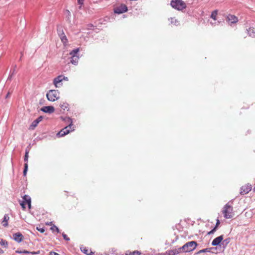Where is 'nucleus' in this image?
<instances>
[{
  "mask_svg": "<svg viewBox=\"0 0 255 255\" xmlns=\"http://www.w3.org/2000/svg\"><path fill=\"white\" fill-rule=\"evenodd\" d=\"M198 244L195 241H191L186 243L184 245L181 247L182 252H190L196 249Z\"/></svg>",
  "mask_w": 255,
  "mask_h": 255,
  "instance_id": "1",
  "label": "nucleus"
},
{
  "mask_svg": "<svg viewBox=\"0 0 255 255\" xmlns=\"http://www.w3.org/2000/svg\"><path fill=\"white\" fill-rule=\"evenodd\" d=\"M68 120L69 121H70V124L68 126H66L64 128H62L57 133V136L58 137L63 136L68 134L70 131H73L74 130L71 120L70 118H69Z\"/></svg>",
  "mask_w": 255,
  "mask_h": 255,
  "instance_id": "2",
  "label": "nucleus"
},
{
  "mask_svg": "<svg viewBox=\"0 0 255 255\" xmlns=\"http://www.w3.org/2000/svg\"><path fill=\"white\" fill-rule=\"evenodd\" d=\"M171 6L178 10H182L186 7V4L182 0H172L170 2Z\"/></svg>",
  "mask_w": 255,
  "mask_h": 255,
  "instance_id": "3",
  "label": "nucleus"
},
{
  "mask_svg": "<svg viewBox=\"0 0 255 255\" xmlns=\"http://www.w3.org/2000/svg\"><path fill=\"white\" fill-rule=\"evenodd\" d=\"M59 95L60 93L58 90H51L47 92L46 97L48 101L54 102L59 98Z\"/></svg>",
  "mask_w": 255,
  "mask_h": 255,
  "instance_id": "4",
  "label": "nucleus"
},
{
  "mask_svg": "<svg viewBox=\"0 0 255 255\" xmlns=\"http://www.w3.org/2000/svg\"><path fill=\"white\" fill-rule=\"evenodd\" d=\"M223 213L226 219L232 218L234 216L233 207L229 204H226L224 207Z\"/></svg>",
  "mask_w": 255,
  "mask_h": 255,
  "instance_id": "5",
  "label": "nucleus"
},
{
  "mask_svg": "<svg viewBox=\"0 0 255 255\" xmlns=\"http://www.w3.org/2000/svg\"><path fill=\"white\" fill-rule=\"evenodd\" d=\"M68 80V79L67 77H66L63 75H59L54 79L53 83L56 88H59L62 86V82L63 81Z\"/></svg>",
  "mask_w": 255,
  "mask_h": 255,
  "instance_id": "6",
  "label": "nucleus"
},
{
  "mask_svg": "<svg viewBox=\"0 0 255 255\" xmlns=\"http://www.w3.org/2000/svg\"><path fill=\"white\" fill-rule=\"evenodd\" d=\"M79 51V48H76L73 50L70 53V55H71L70 62L74 65H77L79 61V56L77 55Z\"/></svg>",
  "mask_w": 255,
  "mask_h": 255,
  "instance_id": "7",
  "label": "nucleus"
},
{
  "mask_svg": "<svg viewBox=\"0 0 255 255\" xmlns=\"http://www.w3.org/2000/svg\"><path fill=\"white\" fill-rule=\"evenodd\" d=\"M252 188V185L248 183L244 185H243L241 187L240 194L241 195H245L248 194L250 191H251Z\"/></svg>",
  "mask_w": 255,
  "mask_h": 255,
  "instance_id": "8",
  "label": "nucleus"
},
{
  "mask_svg": "<svg viewBox=\"0 0 255 255\" xmlns=\"http://www.w3.org/2000/svg\"><path fill=\"white\" fill-rule=\"evenodd\" d=\"M127 10L128 7L125 4H121L114 8V12L118 14L123 13Z\"/></svg>",
  "mask_w": 255,
  "mask_h": 255,
  "instance_id": "9",
  "label": "nucleus"
},
{
  "mask_svg": "<svg viewBox=\"0 0 255 255\" xmlns=\"http://www.w3.org/2000/svg\"><path fill=\"white\" fill-rule=\"evenodd\" d=\"M227 21L231 25L232 24L236 23L238 21V18L234 15L229 14L226 18Z\"/></svg>",
  "mask_w": 255,
  "mask_h": 255,
  "instance_id": "10",
  "label": "nucleus"
},
{
  "mask_svg": "<svg viewBox=\"0 0 255 255\" xmlns=\"http://www.w3.org/2000/svg\"><path fill=\"white\" fill-rule=\"evenodd\" d=\"M44 113L51 114L54 112V108L53 106H44L41 109Z\"/></svg>",
  "mask_w": 255,
  "mask_h": 255,
  "instance_id": "11",
  "label": "nucleus"
},
{
  "mask_svg": "<svg viewBox=\"0 0 255 255\" xmlns=\"http://www.w3.org/2000/svg\"><path fill=\"white\" fill-rule=\"evenodd\" d=\"M180 253H182L181 248L178 249H174L173 250L167 251L166 253L168 255H176Z\"/></svg>",
  "mask_w": 255,
  "mask_h": 255,
  "instance_id": "12",
  "label": "nucleus"
},
{
  "mask_svg": "<svg viewBox=\"0 0 255 255\" xmlns=\"http://www.w3.org/2000/svg\"><path fill=\"white\" fill-rule=\"evenodd\" d=\"M80 250L83 253L87 255H92L94 254V253L91 251V249H89L84 246H82L80 247Z\"/></svg>",
  "mask_w": 255,
  "mask_h": 255,
  "instance_id": "13",
  "label": "nucleus"
},
{
  "mask_svg": "<svg viewBox=\"0 0 255 255\" xmlns=\"http://www.w3.org/2000/svg\"><path fill=\"white\" fill-rule=\"evenodd\" d=\"M223 240V235L220 236L213 240L212 242V245L214 246H218L221 243Z\"/></svg>",
  "mask_w": 255,
  "mask_h": 255,
  "instance_id": "14",
  "label": "nucleus"
},
{
  "mask_svg": "<svg viewBox=\"0 0 255 255\" xmlns=\"http://www.w3.org/2000/svg\"><path fill=\"white\" fill-rule=\"evenodd\" d=\"M28 158V152L27 151H26L25 152V156H24V161L26 162L24 164V168L23 170V175L24 176L26 175L27 171V169H28V164H27Z\"/></svg>",
  "mask_w": 255,
  "mask_h": 255,
  "instance_id": "15",
  "label": "nucleus"
},
{
  "mask_svg": "<svg viewBox=\"0 0 255 255\" xmlns=\"http://www.w3.org/2000/svg\"><path fill=\"white\" fill-rule=\"evenodd\" d=\"M13 237L14 240L18 243L21 242L23 239V235L20 233H16L13 234Z\"/></svg>",
  "mask_w": 255,
  "mask_h": 255,
  "instance_id": "16",
  "label": "nucleus"
},
{
  "mask_svg": "<svg viewBox=\"0 0 255 255\" xmlns=\"http://www.w3.org/2000/svg\"><path fill=\"white\" fill-rule=\"evenodd\" d=\"M23 201H24V203L25 205H27L28 208L30 209L31 208V198L28 195H24L23 197Z\"/></svg>",
  "mask_w": 255,
  "mask_h": 255,
  "instance_id": "17",
  "label": "nucleus"
},
{
  "mask_svg": "<svg viewBox=\"0 0 255 255\" xmlns=\"http://www.w3.org/2000/svg\"><path fill=\"white\" fill-rule=\"evenodd\" d=\"M42 119V117H38L37 119L34 120L30 125V128L33 129L38 125V124L41 121Z\"/></svg>",
  "mask_w": 255,
  "mask_h": 255,
  "instance_id": "18",
  "label": "nucleus"
},
{
  "mask_svg": "<svg viewBox=\"0 0 255 255\" xmlns=\"http://www.w3.org/2000/svg\"><path fill=\"white\" fill-rule=\"evenodd\" d=\"M9 217L8 215H5L3 217V219L2 221V224L4 227H7L8 225V221Z\"/></svg>",
  "mask_w": 255,
  "mask_h": 255,
  "instance_id": "19",
  "label": "nucleus"
},
{
  "mask_svg": "<svg viewBox=\"0 0 255 255\" xmlns=\"http://www.w3.org/2000/svg\"><path fill=\"white\" fill-rule=\"evenodd\" d=\"M248 32L250 36L255 37V28L250 27L248 30Z\"/></svg>",
  "mask_w": 255,
  "mask_h": 255,
  "instance_id": "20",
  "label": "nucleus"
},
{
  "mask_svg": "<svg viewBox=\"0 0 255 255\" xmlns=\"http://www.w3.org/2000/svg\"><path fill=\"white\" fill-rule=\"evenodd\" d=\"M140 253L138 251H134L133 252H130L129 251H127L126 252L125 255H140Z\"/></svg>",
  "mask_w": 255,
  "mask_h": 255,
  "instance_id": "21",
  "label": "nucleus"
},
{
  "mask_svg": "<svg viewBox=\"0 0 255 255\" xmlns=\"http://www.w3.org/2000/svg\"><path fill=\"white\" fill-rule=\"evenodd\" d=\"M61 41L63 43L64 45H66L68 42V39L65 35V34L63 32L60 37Z\"/></svg>",
  "mask_w": 255,
  "mask_h": 255,
  "instance_id": "22",
  "label": "nucleus"
},
{
  "mask_svg": "<svg viewBox=\"0 0 255 255\" xmlns=\"http://www.w3.org/2000/svg\"><path fill=\"white\" fill-rule=\"evenodd\" d=\"M61 108L64 111H68L69 105L67 103L63 102L60 105Z\"/></svg>",
  "mask_w": 255,
  "mask_h": 255,
  "instance_id": "23",
  "label": "nucleus"
},
{
  "mask_svg": "<svg viewBox=\"0 0 255 255\" xmlns=\"http://www.w3.org/2000/svg\"><path fill=\"white\" fill-rule=\"evenodd\" d=\"M218 10H215L212 12L211 15V18H212L214 20H217V16L218 15Z\"/></svg>",
  "mask_w": 255,
  "mask_h": 255,
  "instance_id": "24",
  "label": "nucleus"
},
{
  "mask_svg": "<svg viewBox=\"0 0 255 255\" xmlns=\"http://www.w3.org/2000/svg\"><path fill=\"white\" fill-rule=\"evenodd\" d=\"M0 245L1 246H3L4 248H7L8 247L7 242L2 239H0Z\"/></svg>",
  "mask_w": 255,
  "mask_h": 255,
  "instance_id": "25",
  "label": "nucleus"
},
{
  "mask_svg": "<svg viewBox=\"0 0 255 255\" xmlns=\"http://www.w3.org/2000/svg\"><path fill=\"white\" fill-rule=\"evenodd\" d=\"M50 230L53 232L56 231L57 233H59V230L58 227L54 225L51 227Z\"/></svg>",
  "mask_w": 255,
  "mask_h": 255,
  "instance_id": "26",
  "label": "nucleus"
},
{
  "mask_svg": "<svg viewBox=\"0 0 255 255\" xmlns=\"http://www.w3.org/2000/svg\"><path fill=\"white\" fill-rule=\"evenodd\" d=\"M16 253L20 254V253H24V254H29L31 253L32 254H35L36 253L35 252H29L26 251H16Z\"/></svg>",
  "mask_w": 255,
  "mask_h": 255,
  "instance_id": "27",
  "label": "nucleus"
},
{
  "mask_svg": "<svg viewBox=\"0 0 255 255\" xmlns=\"http://www.w3.org/2000/svg\"><path fill=\"white\" fill-rule=\"evenodd\" d=\"M36 229L38 231H39L40 233H44L45 231L44 228L43 227L41 228L40 226H39L38 227H37Z\"/></svg>",
  "mask_w": 255,
  "mask_h": 255,
  "instance_id": "28",
  "label": "nucleus"
},
{
  "mask_svg": "<svg viewBox=\"0 0 255 255\" xmlns=\"http://www.w3.org/2000/svg\"><path fill=\"white\" fill-rule=\"evenodd\" d=\"M209 252H210V249L207 248V249H203V250L199 251L198 252V254H200L202 253Z\"/></svg>",
  "mask_w": 255,
  "mask_h": 255,
  "instance_id": "29",
  "label": "nucleus"
},
{
  "mask_svg": "<svg viewBox=\"0 0 255 255\" xmlns=\"http://www.w3.org/2000/svg\"><path fill=\"white\" fill-rule=\"evenodd\" d=\"M19 203H20V205H21V207H22V209H23V210H25V208H26V207H25L26 205H25V204L24 203V201H19Z\"/></svg>",
  "mask_w": 255,
  "mask_h": 255,
  "instance_id": "30",
  "label": "nucleus"
},
{
  "mask_svg": "<svg viewBox=\"0 0 255 255\" xmlns=\"http://www.w3.org/2000/svg\"><path fill=\"white\" fill-rule=\"evenodd\" d=\"M62 236H63L64 239L66 241H69L70 240V238H68L65 234L63 233Z\"/></svg>",
  "mask_w": 255,
  "mask_h": 255,
  "instance_id": "31",
  "label": "nucleus"
},
{
  "mask_svg": "<svg viewBox=\"0 0 255 255\" xmlns=\"http://www.w3.org/2000/svg\"><path fill=\"white\" fill-rule=\"evenodd\" d=\"M216 231V227H214L211 231L208 233V235L213 234Z\"/></svg>",
  "mask_w": 255,
  "mask_h": 255,
  "instance_id": "32",
  "label": "nucleus"
},
{
  "mask_svg": "<svg viewBox=\"0 0 255 255\" xmlns=\"http://www.w3.org/2000/svg\"><path fill=\"white\" fill-rule=\"evenodd\" d=\"M78 3L79 4H80L81 6H80V8H81V6L83 4L84 0H77Z\"/></svg>",
  "mask_w": 255,
  "mask_h": 255,
  "instance_id": "33",
  "label": "nucleus"
},
{
  "mask_svg": "<svg viewBox=\"0 0 255 255\" xmlns=\"http://www.w3.org/2000/svg\"><path fill=\"white\" fill-rule=\"evenodd\" d=\"M49 254L50 255H59V254L54 252H50Z\"/></svg>",
  "mask_w": 255,
  "mask_h": 255,
  "instance_id": "34",
  "label": "nucleus"
},
{
  "mask_svg": "<svg viewBox=\"0 0 255 255\" xmlns=\"http://www.w3.org/2000/svg\"><path fill=\"white\" fill-rule=\"evenodd\" d=\"M219 224H220V221H219V220L218 219H217L216 225V226L215 227H216V228H217Z\"/></svg>",
  "mask_w": 255,
  "mask_h": 255,
  "instance_id": "35",
  "label": "nucleus"
},
{
  "mask_svg": "<svg viewBox=\"0 0 255 255\" xmlns=\"http://www.w3.org/2000/svg\"><path fill=\"white\" fill-rule=\"evenodd\" d=\"M10 93L9 92H8V93L7 94V95L5 97V98H8L10 96Z\"/></svg>",
  "mask_w": 255,
  "mask_h": 255,
  "instance_id": "36",
  "label": "nucleus"
},
{
  "mask_svg": "<svg viewBox=\"0 0 255 255\" xmlns=\"http://www.w3.org/2000/svg\"><path fill=\"white\" fill-rule=\"evenodd\" d=\"M3 253H4L2 249H0V255L2 254Z\"/></svg>",
  "mask_w": 255,
  "mask_h": 255,
  "instance_id": "37",
  "label": "nucleus"
},
{
  "mask_svg": "<svg viewBox=\"0 0 255 255\" xmlns=\"http://www.w3.org/2000/svg\"><path fill=\"white\" fill-rule=\"evenodd\" d=\"M52 222L46 223V225H51Z\"/></svg>",
  "mask_w": 255,
  "mask_h": 255,
  "instance_id": "38",
  "label": "nucleus"
}]
</instances>
